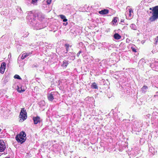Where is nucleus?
I'll return each instance as SVG.
<instances>
[{
  "instance_id": "nucleus-1",
  "label": "nucleus",
  "mask_w": 158,
  "mask_h": 158,
  "mask_svg": "<svg viewBox=\"0 0 158 158\" xmlns=\"http://www.w3.org/2000/svg\"><path fill=\"white\" fill-rule=\"evenodd\" d=\"M27 15L26 17L28 20V23L33 26L36 27L38 26V23L35 20V16L34 14L31 11H29L27 13Z\"/></svg>"
},
{
  "instance_id": "nucleus-2",
  "label": "nucleus",
  "mask_w": 158,
  "mask_h": 158,
  "mask_svg": "<svg viewBox=\"0 0 158 158\" xmlns=\"http://www.w3.org/2000/svg\"><path fill=\"white\" fill-rule=\"evenodd\" d=\"M150 10H152V16L150 17L149 20L151 22H153L158 19V6L150 8Z\"/></svg>"
},
{
  "instance_id": "nucleus-3",
  "label": "nucleus",
  "mask_w": 158,
  "mask_h": 158,
  "mask_svg": "<svg viewBox=\"0 0 158 158\" xmlns=\"http://www.w3.org/2000/svg\"><path fill=\"white\" fill-rule=\"evenodd\" d=\"M15 139L17 141L22 144L24 142L26 139V134L24 131H22L21 133L17 135Z\"/></svg>"
},
{
  "instance_id": "nucleus-4",
  "label": "nucleus",
  "mask_w": 158,
  "mask_h": 158,
  "mask_svg": "<svg viewBox=\"0 0 158 158\" xmlns=\"http://www.w3.org/2000/svg\"><path fill=\"white\" fill-rule=\"evenodd\" d=\"M19 118H21L23 121L25 120L27 117L26 110L24 108H22L20 113Z\"/></svg>"
},
{
  "instance_id": "nucleus-5",
  "label": "nucleus",
  "mask_w": 158,
  "mask_h": 158,
  "mask_svg": "<svg viewBox=\"0 0 158 158\" xmlns=\"http://www.w3.org/2000/svg\"><path fill=\"white\" fill-rule=\"evenodd\" d=\"M6 148V147L4 142L2 140H0V152H3Z\"/></svg>"
},
{
  "instance_id": "nucleus-6",
  "label": "nucleus",
  "mask_w": 158,
  "mask_h": 158,
  "mask_svg": "<svg viewBox=\"0 0 158 158\" xmlns=\"http://www.w3.org/2000/svg\"><path fill=\"white\" fill-rule=\"evenodd\" d=\"M33 119L34 121V123L35 124H37L38 123H40L41 122L40 118L38 116L33 117Z\"/></svg>"
},
{
  "instance_id": "nucleus-7",
  "label": "nucleus",
  "mask_w": 158,
  "mask_h": 158,
  "mask_svg": "<svg viewBox=\"0 0 158 158\" xmlns=\"http://www.w3.org/2000/svg\"><path fill=\"white\" fill-rule=\"evenodd\" d=\"M6 64L5 62L2 63L0 67V73L3 74L6 68Z\"/></svg>"
},
{
  "instance_id": "nucleus-8",
  "label": "nucleus",
  "mask_w": 158,
  "mask_h": 158,
  "mask_svg": "<svg viewBox=\"0 0 158 158\" xmlns=\"http://www.w3.org/2000/svg\"><path fill=\"white\" fill-rule=\"evenodd\" d=\"M54 94L53 92H51L48 95V98L49 101H52L54 99V96H53Z\"/></svg>"
},
{
  "instance_id": "nucleus-9",
  "label": "nucleus",
  "mask_w": 158,
  "mask_h": 158,
  "mask_svg": "<svg viewBox=\"0 0 158 158\" xmlns=\"http://www.w3.org/2000/svg\"><path fill=\"white\" fill-rule=\"evenodd\" d=\"M109 12V10L107 9H103L99 11V13L102 15H106Z\"/></svg>"
},
{
  "instance_id": "nucleus-10",
  "label": "nucleus",
  "mask_w": 158,
  "mask_h": 158,
  "mask_svg": "<svg viewBox=\"0 0 158 158\" xmlns=\"http://www.w3.org/2000/svg\"><path fill=\"white\" fill-rule=\"evenodd\" d=\"M37 17L40 20H42L44 18V15L41 13L37 14Z\"/></svg>"
},
{
  "instance_id": "nucleus-11",
  "label": "nucleus",
  "mask_w": 158,
  "mask_h": 158,
  "mask_svg": "<svg viewBox=\"0 0 158 158\" xmlns=\"http://www.w3.org/2000/svg\"><path fill=\"white\" fill-rule=\"evenodd\" d=\"M114 38L116 40H119L121 39V37L118 33H116L114 35Z\"/></svg>"
},
{
  "instance_id": "nucleus-12",
  "label": "nucleus",
  "mask_w": 158,
  "mask_h": 158,
  "mask_svg": "<svg viewBox=\"0 0 158 158\" xmlns=\"http://www.w3.org/2000/svg\"><path fill=\"white\" fill-rule=\"evenodd\" d=\"M17 89V91L19 93H21V92L24 91H25L24 89L23 88V87L22 86H21L20 88L19 86H18V88Z\"/></svg>"
},
{
  "instance_id": "nucleus-13",
  "label": "nucleus",
  "mask_w": 158,
  "mask_h": 158,
  "mask_svg": "<svg viewBox=\"0 0 158 158\" xmlns=\"http://www.w3.org/2000/svg\"><path fill=\"white\" fill-rule=\"evenodd\" d=\"M60 18L63 20V22H66L68 20L66 19L65 16L63 15H60Z\"/></svg>"
},
{
  "instance_id": "nucleus-14",
  "label": "nucleus",
  "mask_w": 158,
  "mask_h": 158,
  "mask_svg": "<svg viewBox=\"0 0 158 158\" xmlns=\"http://www.w3.org/2000/svg\"><path fill=\"white\" fill-rule=\"evenodd\" d=\"M148 87L146 86H143V87L141 88V90L142 92L143 93H145L147 91V89H148Z\"/></svg>"
},
{
  "instance_id": "nucleus-15",
  "label": "nucleus",
  "mask_w": 158,
  "mask_h": 158,
  "mask_svg": "<svg viewBox=\"0 0 158 158\" xmlns=\"http://www.w3.org/2000/svg\"><path fill=\"white\" fill-rule=\"evenodd\" d=\"M91 87L93 89H98V87L96 83L95 82H93L92 83L91 85Z\"/></svg>"
},
{
  "instance_id": "nucleus-16",
  "label": "nucleus",
  "mask_w": 158,
  "mask_h": 158,
  "mask_svg": "<svg viewBox=\"0 0 158 158\" xmlns=\"http://www.w3.org/2000/svg\"><path fill=\"white\" fill-rule=\"evenodd\" d=\"M130 27L133 30H137V27L136 25L134 24H131L130 26Z\"/></svg>"
},
{
  "instance_id": "nucleus-17",
  "label": "nucleus",
  "mask_w": 158,
  "mask_h": 158,
  "mask_svg": "<svg viewBox=\"0 0 158 158\" xmlns=\"http://www.w3.org/2000/svg\"><path fill=\"white\" fill-rule=\"evenodd\" d=\"M68 64V61L66 60H64L63 62V64H62V65L64 67H67Z\"/></svg>"
},
{
  "instance_id": "nucleus-18",
  "label": "nucleus",
  "mask_w": 158,
  "mask_h": 158,
  "mask_svg": "<svg viewBox=\"0 0 158 158\" xmlns=\"http://www.w3.org/2000/svg\"><path fill=\"white\" fill-rule=\"evenodd\" d=\"M64 46L66 47V49L67 52H68V51L69 49V45L68 44H64Z\"/></svg>"
},
{
  "instance_id": "nucleus-19",
  "label": "nucleus",
  "mask_w": 158,
  "mask_h": 158,
  "mask_svg": "<svg viewBox=\"0 0 158 158\" xmlns=\"http://www.w3.org/2000/svg\"><path fill=\"white\" fill-rule=\"evenodd\" d=\"M14 78L15 79H17L19 80H21V78L19 75L16 74L14 76Z\"/></svg>"
},
{
  "instance_id": "nucleus-20",
  "label": "nucleus",
  "mask_w": 158,
  "mask_h": 158,
  "mask_svg": "<svg viewBox=\"0 0 158 158\" xmlns=\"http://www.w3.org/2000/svg\"><path fill=\"white\" fill-rule=\"evenodd\" d=\"M118 18L117 17H115L114 18L112 22L114 23H116L117 21Z\"/></svg>"
},
{
  "instance_id": "nucleus-21",
  "label": "nucleus",
  "mask_w": 158,
  "mask_h": 158,
  "mask_svg": "<svg viewBox=\"0 0 158 158\" xmlns=\"http://www.w3.org/2000/svg\"><path fill=\"white\" fill-rule=\"evenodd\" d=\"M26 57H27V55H25V53H23L21 56V59H24Z\"/></svg>"
},
{
  "instance_id": "nucleus-22",
  "label": "nucleus",
  "mask_w": 158,
  "mask_h": 158,
  "mask_svg": "<svg viewBox=\"0 0 158 158\" xmlns=\"http://www.w3.org/2000/svg\"><path fill=\"white\" fill-rule=\"evenodd\" d=\"M26 57H27V55H25V53H23L21 56V59H24Z\"/></svg>"
},
{
  "instance_id": "nucleus-23",
  "label": "nucleus",
  "mask_w": 158,
  "mask_h": 158,
  "mask_svg": "<svg viewBox=\"0 0 158 158\" xmlns=\"http://www.w3.org/2000/svg\"><path fill=\"white\" fill-rule=\"evenodd\" d=\"M154 41L155 42L154 44H156L158 42V36L156 37V38H155Z\"/></svg>"
},
{
  "instance_id": "nucleus-24",
  "label": "nucleus",
  "mask_w": 158,
  "mask_h": 158,
  "mask_svg": "<svg viewBox=\"0 0 158 158\" xmlns=\"http://www.w3.org/2000/svg\"><path fill=\"white\" fill-rule=\"evenodd\" d=\"M37 1L38 0H32L31 2V3L34 4H35L36 3Z\"/></svg>"
},
{
  "instance_id": "nucleus-25",
  "label": "nucleus",
  "mask_w": 158,
  "mask_h": 158,
  "mask_svg": "<svg viewBox=\"0 0 158 158\" xmlns=\"http://www.w3.org/2000/svg\"><path fill=\"white\" fill-rule=\"evenodd\" d=\"M52 2V0H47V3L48 5H49L51 4Z\"/></svg>"
},
{
  "instance_id": "nucleus-26",
  "label": "nucleus",
  "mask_w": 158,
  "mask_h": 158,
  "mask_svg": "<svg viewBox=\"0 0 158 158\" xmlns=\"http://www.w3.org/2000/svg\"><path fill=\"white\" fill-rule=\"evenodd\" d=\"M131 49H132V51L133 52H136V49L135 48H134L133 47H131Z\"/></svg>"
},
{
  "instance_id": "nucleus-27",
  "label": "nucleus",
  "mask_w": 158,
  "mask_h": 158,
  "mask_svg": "<svg viewBox=\"0 0 158 158\" xmlns=\"http://www.w3.org/2000/svg\"><path fill=\"white\" fill-rule=\"evenodd\" d=\"M25 55H27V57L30 54H31V52H27L26 53H25Z\"/></svg>"
},
{
  "instance_id": "nucleus-28",
  "label": "nucleus",
  "mask_w": 158,
  "mask_h": 158,
  "mask_svg": "<svg viewBox=\"0 0 158 158\" xmlns=\"http://www.w3.org/2000/svg\"><path fill=\"white\" fill-rule=\"evenodd\" d=\"M81 53V51H79L78 52L77 54V56H79L80 54Z\"/></svg>"
},
{
  "instance_id": "nucleus-29",
  "label": "nucleus",
  "mask_w": 158,
  "mask_h": 158,
  "mask_svg": "<svg viewBox=\"0 0 158 158\" xmlns=\"http://www.w3.org/2000/svg\"><path fill=\"white\" fill-rule=\"evenodd\" d=\"M133 11L131 10H129V16H130L131 15V13Z\"/></svg>"
},
{
  "instance_id": "nucleus-30",
  "label": "nucleus",
  "mask_w": 158,
  "mask_h": 158,
  "mask_svg": "<svg viewBox=\"0 0 158 158\" xmlns=\"http://www.w3.org/2000/svg\"><path fill=\"white\" fill-rule=\"evenodd\" d=\"M68 24V23L66 22L65 23H64L63 25L64 26H66Z\"/></svg>"
},
{
  "instance_id": "nucleus-31",
  "label": "nucleus",
  "mask_w": 158,
  "mask_h": 158,
  "mask_svg": "<svg viewBox=\"0 0 158 158\" xmlns=\"http://www.w3.org/2000/svg\"><path fill=\"white\" fill-rule=\"evenodd\" d=\"M157 96H158V95H154V97H157Z\"/></svg>"
},
{
  "instance_id": "nucleus-32",
  "label": "nucleus",
  "mask_w": 158,
  "mask_h": 158,
  "mask_svg": "<svg viewBox=\"0 0 158 158\" xmlns=\"http://www.w3.org/2000/svg\"><path fill=\"white\" fill-rule=\"evenodd\" d=\"M27 34L25 36H24L25 37H26L28 35V33H27Z\"/></svg>"
},
{
  "instance_id": "nucleus-33",
  "label": "nucleus",
  "mask_w": 158,
  "mask_h": 158,
  "mask_svg": "<svg viewBox=\"0 0 158 158\" xmlns=\"http://www.w3.org/2000/svg\"><path fill=\"white\" fill-rule=\"evenodd\" d=\"M2 130V129L1 128V127H0V132H1Z\"/></svg>"
},
{
  "instance_id": "nucleus-34",
  "label": "nucleus",
  "mask_w": 158,
  "mask_h": 158,
  "mask_svg": "<svg viewBox=\"0 0 158 158\" xmlns=\"http://www.w3.org/2000/svg\"><path fill=\"white\" fill-rule=\"evenodd\" d=\"M142 60V59L140 60V62Z\"/></svg>"
},
{
  "instance_id": "nucleus-35",
  "label": "nucleus",
  "mask_w": 158,
  "mask_h": 158,
  "mask_svg": "<svg viewBox=\"0 0 158 158\" xmlns=\"http://www.w3.org/2000/svg\"><path fill=\"white\" fill-rule=\"evenodd\" d=\"M41 29V28H37V29Z\"/></svg>"
},
{
  "instance_id": "nucleus-36",
  "label": "nucleus",
  "mask_w": 158,
  "mask_h": 158,
  "mask_svg": "<svg viewBox=\"0 0 158 158\" xmlns=\"http://www.w3.org/2000/svg\"><path fill=\"white\" fill-rule=\"evenodd\" d=\"M158 93V92H156V94H157V93Z\"/></svg>"
}]
</instances>
